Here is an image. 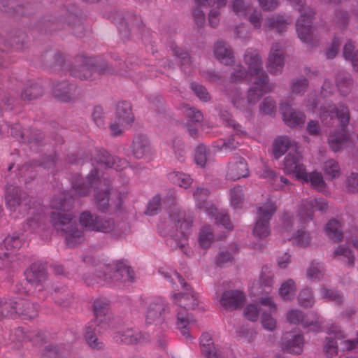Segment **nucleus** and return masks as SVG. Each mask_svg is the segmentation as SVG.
Masks as SVG:
<instances>
[{"label":"nucleus","mask_w":358,"mask_h":358,"mask_svg":"<svg viewBox=\"0 0 358 358\" xmlns=\"http://www.w3.org/2000/svg\"><path fill=\"white\" fill-rule=\"evenodd\" d=\"M92 164L95 166L94 170L90 172L86 180L73 184L75 193L78 196H87L90 189L94 187L95 203L99 210L105 211L110 206L114 209L120 208L122 199L126 197V194L110 193L108 182L98 177V169L113 168L117 171L122 170L127 167L128 162L124 159L111 157L106 150H99L96 152Z\"/></svg>","instance_id":"obj_1"},{"label":"nucleus","mask_w":358,"mask_h":358,"mask_svg":"<svg viewBox=\"0 0 358 358\" xmlns=\"http://www.w3.org/2000/svg\"><path fill=\"white\" fill-rule=\"evenodd\" d=\"M327 208V202L322 199H310L303 201L296 217L288 213L283 215L280 229L282 238L291 240L298 246L307 247L311 238L310 234L304 231L303 227L313 219L315 210L323 212Z\"/></svg>","instance_id":"obj_2"},{"label":"nucleus","mask_w":358,"mask_h":358,"mask_svg":"<svg viewBox=\"0 0 358 358\" xmlns=\"http://www.w3.org/2000/svg\"><path fill=\"white\" fill-rule=\"evenodd\" d=\"M311 110L319 115L322 122L326 126H331L335 118H338L341 129L329 134L328 144L335 152L341 151L350 143V138L345 131L350 115L348 108L343 103L336 106L334 103L319 99L311 103Z\"/></svg>","instance_id":"obj_3"},{"label":"nucleus","mask_w":358,"mask_h":358,"mask_svg":"<svg viewBox=\"0 0 358 358\" xmlns=\"http://www.w3.org/2000/svg\"><path fill=\"white\" fill-rule=\"evenodd\" d=\"M71 199L54 198L50 203V222L54 229L66 234L68 246L74 247L85 240L83 230L77 228L74 216L69 211Z\"/></svg>","instance_id":"obj_4"},{"label":"nucleus","mask_w":358,"mask_h":358,"mask_svg":"<svg viewBox=\"0 0 358 358\" xmlns=\"http://www.w3.org/2000/svg\"><path fill=\"white\" fill-rule=\"evenodd\" d=\"M94 319L86 327L85 338L88 345L94 349L103 347L97 336L96 331L103 333L113 326V317L109 311V303L107 300L96 299L94 302Z\"/></svg>","instance_id":"obj_5"},{"label":"nucleus","mask_w":358,"mask_h":358,"mask_svg":"<svg viewBox=\"0 0 358 358\" xmlns=\"http://www.w3.org/2000/svg\"><path fill=\"white\" fill-rule=\"evenodd\" d=\"M274 87L273 84L266 82V78L264 76L259 81L252 83V85L248 91L247 99H245L237 87L230 90L228 95L231 102L236 108L241 110H249L259 101L264 94L272 92Z\"/></svg>","instance_id":"obj_6"},{"label":"nucleus","mask_w":358,"mask_h":358,"mask_svg":"<svg viewBox=\"0 0 358 358\" xmlns=\"http://www.w3.org/2000/svg\"><path fill=\"white\" fill-rule=\"evenodd\" d=\"M244 63L248 67L245 71L241 66H237L231 75V83H237L245 79L250 81L257 82L263 77L266 78V82L269 83L268 76L263 71V62L256 50L249 48L244 55Z\"/></svg>","instance_id":"obj_7"},{"label":"nucleus","mask_w":358,"mask_h":358,"mask_svg":"<svg viewBox=\"0 0 358 358\" xmlns=\"http://www.w3.org/2000/svg\"><path fill=\"white\" fill-rule=\"evenodd\" d=\"M161 275L170 282L173 288L179 289L184 288L186 293H173L171 299L173 303L180 308L194 309L198 306L199 300L197 296L192 291H189L187 283L182 277L176 271L168 268H162L159 270Z\"/></svg>","instance_id":"obj_8"},{"label":"nucleus","mask_w":358,"mask_h":358,"mask_svg":"<svg viewBox=\"0 0 358 358\" xmlns=\"http://www.w3.org/2000/svg\"><path fill=\"white\" fill-rule=\"evenodd\" d=\"M169 217L176 229V233L169 240V243L171 247L179 248L187 254V236L191 233L193 218L178 207H173L170 210Z\"/></svg>","instance_id":"obj_9"},{"label":"nucleus","mask_w":358,"mask_h":358,"mask_svg":"<svg viewBox=\"0 0 358 358\" xmlns=\"http://www.w3.org/2000/svg\"><path fill=\"white\" fill-rule=\"evenodd\" d=\"M209 195V190L204 187H197L194 192L193 196L196 201V205L200 210H203L209 217H215V223L222 225L224 229L230 230L232 229V224L225 211L217 212L213 204L207 201Z\"/></svg>","instance_id":"obj_10"},{"label":"nucleus","mask_w":358,"mask_h":358,"mask_svg":"<svg viewBox=\"0 0 358 358\" xmlns=\"http://www.w3.org/2000/svg\"><path fill=\"white\" fill-rule=\"evenodd\" d=\"M290 3L300 13L296 21V29L299 38L305 43H311L313 40L312 17L315 13L313 9L306 7L304 0H288Z\"/></svg>","instance_id":"obj_11"},{"label":"nucleus","mask_w":358,"mask_h":358,"mask_svg":"<svg viewBox=\"0 0 358 358\" xmlns=\"http://www.w3.org/2000/svg\"><path fill=\"white\" fill-rule=\"evenodd\" d=\"M276 210L275 203L270 199L257 206L256 221L253 229L255 236L264 238L269 234V221Z\"/></svg>","instance_id":"obj_12"},{"label":"nucleus","mask_w":358,"mask_h":358,"mask_svg":"<svg viewBox=\"0 0 358 358\" xmlns=\"http://www.w3.org/2000/svg\"><path fill=\"white\" fill-rule=\"evenodd\" d=\"M145 304V322L148 324H162L164 323L169 317V304L162 297H155L148 299Z\"/></svg>","instance_id":"obj_13"},{"label":"nucleus","mask_w":358,"mask_h":358,"mask_svg":"<svg viewBox=\"0 0 358 358\" xmlns=\"http://www.w3.org/2000/svg\"><path fill=\"white\" fill-rule=\"evenodd\" d=\"M101 268L103 270L97 271L96 276L100 280H103L106 282H117L122 280L124 282H132L134 278V271L128 266L123 263L117 264L115 268H112L108 266H103Z\"/></svg>","instance_id":"obj_14"},{"label":"nucleus","mask_w":358,"mask_h":358,"mask_svg":"<svg viewBox=\"0 0 358 358\" xmlns=\"http://www.w3.org/2000/svg\"><path fill=\"white\" fill-rule=\"evenodd\" d=\"M96 71L99 73H104L106 69L94 65L92 59L80 56L76 57L75 65L71 69L70 73L81 80H86L91 78Z\"/></svg>","instance_id":"obj_15"},{"label":"nucleus","mask_w":358,"mask_h":358,"mask_svg":"<svg viewBox=\"0 0 358 358\" xmlns=\"http://www.w3.org/2000/svg\"><path fill=\"white\" fill-rule=\"evenodd\" d=\"M301 155L294 150L289 152L283 161V170L285 173L294 176L298 180L306 176V167L301 162Z\"/></svg>","instance_id":"obj_16"},{"label":"nucleus","mask_w":358,"mask_h":358,"mask_svg":"<svg viewBox=\"0 0 358 358\" xmlns=\"http://www.w3.org/2000/svg\"><path fill=\"white\" fill-rule=\"evenodd\" d=\"M249 176L248 164L244 158L235 156L231 159L227 166L226 178L227 180H236Z\"/></svg>","instance_id":"obj_17"},{"label":"nucleus","mask_w":358,"mask_h":358,"mask_svg":"<svg viewBox=\"0 0 358 358\" xmlns=\"http://www.w3.org/2000/svg\"><path fill=\"white\" fill-rule=\"evenodd\" d=\"M194 323L195 320L185 308L178 307L176 310V328L187 340L191 341L192 339L189 329Z\"/></svg>","instance_id":"obj_18"},{"label":"nucleus","mask_w":358,"mask_h":358,"mask_svg":"<svg viewBox=\"0 0 358 358\" xmlns=\"http://www.w3.org/2000/svg\"><path fill=\"white\" fill-rule=\"evenodd\" d=\"M284 53L282 47L279 43H273L268 57L267 69L271 74L282 72L284 66Z\"/></svg>","instance_id":"obj_19"},{"label":"nucleus","mask_w":358,"mask_h":358,"mask_svg":"<svg viewBox=\"0 0 358 358\" xmlns=\"http://www.w3.org/2000/svg\"><path fill=\"white\" fill-rule=\"evenodd\" d=\"M245 296L240 290H227L222 294L220 303L227 310H234L242 307Z\"/></svg>","instance_id":"obj_20"},{"label":"nucleus","mask_w":358,"mask_h":358,"mask_svg":"<svg viewBox=\"0 0 358 358\" xmlns=\"http://www.w3.org/2000/svg\"><path fill=\"white\" fill-rule=\"evenodd\" d=\"M114 339L118 343L130 345L145 343L150 340V336L146 333L127 329L117 332Z\"/></svg>","instance_id":"obj_21"},{"label":"nucleus","mask_w":358,"mask_h":358,"mask_svg":"<svg viewBox=\"0 0 358 358\" xmlns=\"http://www.w3.org/2000/svg\"><path fill=\"white\" fill-rule=\"evenodd\" d=\"M286 318L290 324H301L303 327H313V329L316 331L322 329V324H323V320L320 317H317L315 320L308 321L305 318L304 314L297 309H291L287 311Z\"/></svg>","instance_id":"obj_22"},{"label":"nucleus","mask_w":358,"mask_h":358,"mask_svg":"<svg viewBox=\"0 0 358 358\" xmlns=\"http://www.w3.org/2000/svg\"><path fill=\"white\" fill-rule=\"evenodd\" d=\"M259 303L264 307H267L270 312L269 314L265 312L262 313L261 317L262 325L264 329L273 331L276 328V320L271 315V313H275L277 310L276 304L274 303L273 298L271 296L260 298L259 300Z\"/></svg>","instance_id":"obj_23"},{"label":"nucleus","mask_w":358,"mask_h":358,"mask_svg":"<svg viewBox=\"0 0 358 358\" xmlns=\"http://www.w3.org/2000/svg\"><path fill=\"white\" fill-rule=\"evenodd\" d=\"M303 338L295 332H286L282 338V348L291 354L299 355L303 351Z\"/></svg>","instance_id":"obj_24"},{"label":"nucleus","mask_w":358,"mask_h":358,"mask_svg":"<svg viewBox=\"0 0 358 358\" xmlns=\"http://www.w3.org/2000/svg\"><path fill=\"white\" fill-rule=\"evenodd\" d=\"M280 113L286 124L291 127L302 126L305 122V115L301 112L294 111L288 103H282L280 107Z\"/></svg>","instance_id":"obj_25"},{"label":"nucleus","mask_w":358,"mask_h":358,"mask_svg":"<svg viewBox=\"0 0 358 358\" xmlns=\"http://www.w3.org/2000/svg\"><path fill=\"white\" fill-rule=\"evenodd\" d=\"M131 152L137 159H142L148 156L151 152L150 143L146 136L136 135L132 141Z\"/></svg>","instance_id":"obj_26"},{"label":"nucleus","mask_w":358,"mask_h":358,"mask_svg":"<svg viewBox=\"0 0 358 358\" xmlns=\"http://www.w3.org/2000/svg\"><path fill=\"white\" fill-rule=\"evenodd\" d=\"M115 119L123 128H129L134 122V116L131 104L127 101L119 102L117 105Z\"/></svg>","instance_id":"obj_27"},{"label":"nucleus","mask_w":358,"mask_h":358,"mask_svg":"<svg viewBox=\"0 0 358 358\" xmlns=\"http://www.w3.org/2000/svg\"><path fill=\"white\" fill-rule=\"evenodd\" d=\"M46 275L45 268L36 264H32L25 272L27 281L31 284H35L36 287H38V290H41L43 287L42 284L46 279Z\"/></svg>","instance_id":"obj_28"},{"label":"nucleus","mask_w":358,"mask_h":358,"mask_svg":"<svg viewBox=\"0 0 358 358\" xmlns=\"http://www.w3.org/2000/svg\"><path fill=\"white\" fill-rule=\"evenodd\" d=\"M75 87L67 82L54 84L52 90L53 96L61 101H70L74 96Z\"/></svg>","instance_id":"obj_29"},{"label":"nucleus","mask_w":358,"mask_h":358,"mask_svg":"<svg viewBox=\"0 0 358 358\" xmlns=\"http://www.w3.org/2000/svg\"><path fill=\"white\" fill-rule=\"evenodd\" d=\"M10 134L18 141L29 143H36L41 139V134L38 131H22L21 127L17 124L11 127Z\"/></svg>","instance_id":"obj_30"},{"label":"nucleus","mask_w":358,"mask_h":358,"mask_svg":"<svg viewBox=\"0 0 358 358\" xmlns=\"http://www.w3.org/2000/svg\"><path fill=\"white\" fill-rule=\"evenodd\" d=\"M201 350L206 358H224L213 342L210 335L204 333L201 336Z\"/></svg>","instance_id":"obj_31"},{"label":"nucleus","mask_w":358,"mask_h":358,"mask_svg":"<svg viewBox=\"0 0 358 358\" xmlns=\"http://www.w3.org/2000/svg\"><path fill=\"white\" fill-rule=\"evenodd\" d=\"M296 143L286 136L276 138L273 144V153L276 159L282 156L289 148H296Z\"/></svg>","instance_id":"obj_32"},{"label":"nucleus","mask_w":358,"mask_h":358,"mask_svg":"<svg viewBox=\"0 0 358 358\" xmlns=\"http://www.w3.org/2000/svg\"><path fill=\"white\" fill-rule=\"evenodd\" d=\"M16 313L22 315L24 319H32L38 315V308L36 304L27 299H20L15 301Z\"/></svg>","instance_id":"obj_33"},{"label":"nucleus","mask_w":358,"mask_h":358,"mask_svg":"<svg viewBox=\"0 0 358 358\" xmlns=\"http://www.w3.org/2000/svg\"><path fill=\"white\" fill-rule=\"evenodd\" d=\"M214 53L215 57L225 65H230L234 62V57L231 48L222 41L215 44Z\"/></svg>","instance_id":"obj_34"},{"label":"nucleus","mask_w":358,"mask_h":358,"mask_svg":"<svg viewBox=\"0 0 358 358\" xmlns=\"http://www.w3.org/2000/svg\"><path fill=\"white\" fill-rule=\"evenodd\" d=\"M292 20L289 17L276 15L266 18L264 29H275L278 32L285 31L287 27L291 24Z\"/></svg>","instance_id":"obj_35"},{"label":"nucleus","mask_w":358,"mask_h":358,"mask_svg":"<svg viewBox=\"0 0 358 358\" xmlns=\"http://www.w3.org/2000/svg\"><path fill=\"white\" fill-rule=\"evenodd\" d=\"M7 207L10 210H15L22 203V196L18 188L13 185H8L6 187L5 196Z\"/></svg>","instance_id":"obj_36"},{"label":"nucleus","mask_w":358,"mask_h":358,"mask_svg":"<svg viewBox=\"0 0 358 358\" xmlns=\"http://www.w3.org/2000/svg\"><path fill=\"white\" fill-rule=\"evenodd\" d=\"M94 231L101 233H113L115 235H120V231L116 226L114 220L106 217H98Z\"/></svg>","instance_id":"obj_37"},{"label":"nucleus","mask_w":358,"mask_h":358,"mask_svg":"<svg viewBox=\"0 0 358 358\" xmlns=\"http://www.w3.org/2000/svg\"><path fill=\"white\" fill-rule=\"evenodd\" d=\"M336 86L343 95L348 94L352 90V81L351 76L345 71H340L336 76Z\"/></svg>","instance_id":"obj_38"},{"label":"nucleus","mask_w":358,"mask_h":358,"mask_svg":"<svg viewBox=\"0 0 358 358\" xmlns=\"http://www.w3.org/2000/svg\"><path fill=\"white\" fill-rule=\"evenodd\" d=\"M305 175L306 176L300 178L299 180L306 183H310L311 186L317 191L323 192L325 189L326 183L320 173L312 172L308 173L306 170H305Z\"/></svg>","instance_id":"obj_39"},{"label":"nucleus","mask_w":358,"mask_h":358,"mask_svg":"<svg viewBox=\"0 0 358 358\" xmlns=\"http://www.w3.org/2000/svg\"><path fill=\"white\" fill-rule=\"evenodd\" d=\"M168 178L172 183L185 189L188 188L193 182L189 175L179 171L169 173Z\"/></svg>","instance_id":"obj_40"},{"label":"nucleus","mask_w":358,"mask_h":358,"mask_svg":"<svg viewBox=\"0 0 358 358\" xmlns=\"http://www.w3.org/2000/svg\"><path fill=\"white\" fill-rule=\"evenodd\" d=\"M229 202L231 206L234 209H240L243 207L244 202L243 187L238 185L230 189Z\"/></svg>","instance_id":"obj_41"},{"label":"nucleus","mask_w":358,"mask_h":358,"mask_svg":"<svg viewBox=\"0 0 358 358\" xmlns=\"http://www.w3.org/2000/svg\"><path fill=\"white\" fill-rule=\"evenodd\" d=\"M296 287L292 279L282 282L279 288V294L283 300L289 301L294 299Z\"/></svg>","instance_id":"obj_42"},{"label":"nucleus","mask_w":358,"mask_h":358,"mask_svg":"<svg viewBox=\"0 0 358 358\" xmlns=\"http://www.w3.org/2000/svg\"><path fill=\"white\" fill-rule=\"evenodd\" d=\"M98 217L90 211H84L79 216V223L85 230L94 231Z\"/></svg>","instance_id":"obj_43"},{"label":"nucleus","mask_w":358,"mask_h":358,"mask_svg":"<svg viewBox=\"0 0 358 358\" xmlns=\"http://www.w3.org/2000/svg\"><path fill=\"white\" fill-rule=\"evenodd\" d=\"M52 296L55 302L62 306H67L71 300V293L65 287L55 288Z\"/></svg>","instance_id":"obj_44"},{"label":"nucleus","mask_w":358,"mask_h":358,"mask_svg":"<svg viewBox=\"0 0 358 358\" xmlns=\"http://www.w3.org/2000/svg\"><path fill=\"white\" fill-rule=\"evenodd\" d=\"M198 241L200 246L203 248H208L215 241V236L210 226L205 225L201 227Z\"/></svg>","instance_id":"obj_45"},{"label":"nucleus","mask_w":358,"mask_h":358,"mask_svg":"<svg viewBox=\"0 0 358 358\" xmlns=\"http://www.w3.org/2000/svg\"><path fill=\"white\" fill-rule=\"evenodd\" d=\"M15 301L11 299H0V320L16 313Z\"/></svg>","instance_id":"obj_46"},{"label":"nucleus","mask_w":358,"mask_h":358,"mask_svg":"<svg viewBox=\"0 0 358 358\" xmlns=\"http://www.w3.org/2000/svg\"><path fill=\"white\" fill-rule=\"evenodd\" d=\"M324 172L329 179L337 178L341 175V168L338 162L329 159L324 164Z\"/></svg>","instance_id":"obj_47"},{"label":"nucleus","mask_w":358,"mask_h":358,"mask_svg":"<svg viewBox=\"0 0 358 358\" xmlns=\"http://www.w3.org/2000/svg\"><path fill=\"white\" fill-rule=\"evenodd\" d=\"M298 302L302 307L311 308L315 302L312 289L308 287L301 289L299 293Z\"/></svg>","instance_id":"obj_48"},{"label":"nucleus","mask_w":358,"mask_h":358,"mask_svg":"<svg viewBox=\"0 0 358 358\" xmlns=\"http://www.w3.org/2000/svg\"><path fill=\"white\" fill-rule=\"evenodd\" d=\"M327 235L335 241H341L343 234L341 229L340 223L334 220L329 221L326 227Z\"/></svg>","instance_id":"obj_49"},{"label":"nucleus","mask_w":358,"mask_h":358,"mask_svg":"<svg viewBox=\"0 0 358 358\" xmlns=\"http://www.w3.org/2000/svg\"><path fill=\"white\" fill-rule=\"evenodd\" d=\"M230 6L233 12L241 17H246L248 11H250V6L245 3L244 0H231Z\"/></svg>","instance_id":"obj_50"},{"label":"nucleus","mask_w":358,"mask_h":358,"mask_svg":"<svg viewBox=\"0 0 358 358\" xmlns=\"http://www.w3.org/2000/svg\"><path fill=\"white\" fill-rule=\"evenodd\" d=\"M334 255L335 257L339 258L340 260L343 261L348 266H352L354 263V255L352 254V251L348 248L344 246H339L334 251Z\"/></svg>","instance_id":"obj_51"},{"label":"nucleus","mask_w":358,"mask_h":358,"mask_svg":"<svg viewBox=\"0 0 358 358\" xmlns=\"http://www.w3.org/2000/svg\"><path fill=\"white\" fill-rule=\"evenodd\" d=\"M324 274L322 264L317 262H312L306 271V278L310 280H320Z\"/></svg>","instance_id":"obj_52"},{"label":"nucleus","mask_w":358,"mask_h":358,"mask_svg":"<svg viewBox=\"0 0 358 358\" xmlns=\"http://www.w3.org/2000/svg\"><path fill=\"white\" fill-rule=\"evenodd\" d=\"M273 278L274 274L271 268L268 266H263L259 276L261 285L271 289L273 285Z\"/></svg>","instance_id":"obj_53"},{"label":"nucleus","mask_w":358,"mask_h":358,"mask_svg":"<svg viewBox=\"0 0 358 358\" xmlns=\"http://www.w3.org/2000/svg\"><path fill=\"white\" fill-rule=\"evenodd\" d=\"M308 82L306 78H298L292 80L290 86L292 93L301 95L307 90Z\"/></svg>","instance_id":"obj_54"},{"label":"nucleus","mask_w":358,"mask_h":358,"mask_svg":"<svg viewBox=\"0 0 358 358\" xmlns=\"http://www.w3.org/2000/svg\"><path fill=\"white\" fill-rule=\"evenodd\" d=\"M248 22L252 25L255 29H259L262 24V12L257 9H253L248 11L246 16Z\"/></svg>","instance_id":"obj_55"},{"label":"nucleus","mask_w":358,"mask_h":358,"mask_svg":"<svg viewBox=\"0 0 358 358\" xmlns=\"http://www.w3.org/2000/svg\"><path fill=\"white\" fill-rule=\"evenodd\" d=\"M42 94L41 87L36 85H32L29 88L26 89L21 94V96L24 100H31L36 99Z\"/></svg>","instance_id":"obj_56"},{"label":"nucleus","mask_w":358,"mask_h":358,"mask_svg":"<svg viewBox=\"0 0 358 358\" xmlns=\"http://www.w3.org/2000/svg\"><path fill=\"white\" fill-rule=\"evenodd\" d=\"M275 101L271 96L266 97L259 106V110L264 114H272L275 111Z\"/></svg>","instance_id":"obj_57"},{"label":"nucleus","mask_w":358,"mask_h":358,"mask_svg":"<svg viewBox=\"0 0 358 358\" xmlns=\"http://www.w3.org/2000/svg\"><path fill=\"white\" fill-rule=\"evenodd\" d=\"M320 294L322 298L334 301L336 303L342 302L343 296L334 289L322 287Z\"/></svg>","instance_id":"obj_58"},{"label":"nucleus","mask_w":358,"mask_h":358,"mask_svg":"<svg viewBox=\"0 0 358 358\" xmlns=\"http://www.w3.org/2000/svg\"><path fill=\"white\" fill-rule=\"evenodd\" d=\"M206 152L207 149L204 145H199L197 146L195 152V162L197 165L201 167H203L206 163L207 157H206Z\"/></svg>","instance_id":"obj_59"},{"label":"nucleus","mask_w":358,"mask_h":358,"mask_svg":"<svg viewBox=\"0 0 358 358\" xmlns=\"http://www.w3.org/2000/svg\"><path fill=\"white\" fill-rule=\"evenodd\" d=\"M4 245L7 250L20 248L22 245V238L19 236H8L4 239Z\"/></svg>","instance_id":"obj_60"},{"label":"nucleus","mask_w":358,"mask_h":358,"mask_svg":"<svg viewBox=\"0 0 358 358\" xmlns=\"http://www.w3.org/2000/svg\"><path fill=\"white\" fill-rule=\"evenodd\" d=\"M191 89L199 99L204 101H207L210 99V95L203 86L196 83H192L191 84Z\"/></svg>","instance_id":"obj_61"},{"label":"nucleus","mask_w":358,"mask_h":358,"mask_svg":"<svg viewBox=\"0 0 358 358\" xmlns=\"http://www.w3.org/2000/svg\"><path fill=\"white\" fill-rule=\"evenodd\" d=\"M259 310L255 304H248L244 310L245 317L250 321H256L259 317Z\"/></svg>","instance_id":"obj_62"},{"label":"nucleus","mask_w":358,"mask_h":358,"mask_svg":"<svg viewBox=\"0 0 358 358\" xmlns=\"http://www.w3.org/2000/svg\"><path fill=\"white\" fill-rule=\"evenodd\" d=\"M324 330L329 335H332L337 339H343L346 337V334L344 331L335 324H331L327 326Z\"/></svg>","instance_id":"obj_63"},{"label":"nucleus","mask_w":358,"mask_h":358,"mask_svg":"<svg viewBox=\"0 0 358 358\" xmlns=\"http://www.w3.org/2000/svg\"><path fill=\"white\" fill-rule=\"evenodd\" d=\"M346 185L349 192H358V174L352 173L346 179Z\"/></svg>","instance_id":"obj_64"}]
</instances>
